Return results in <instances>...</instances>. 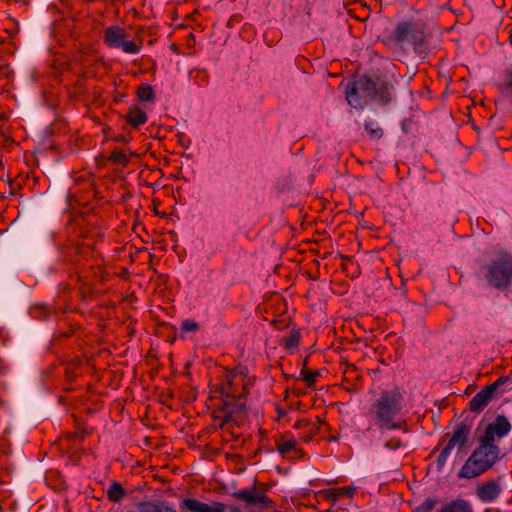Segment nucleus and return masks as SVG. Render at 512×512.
<instances>
[{
    "label": "nucleus",
    "mask_w": 512,
    "mask_h": 512,
    "mask_svg": "<svg viewBox=\"0 0 512 512\" xmlns=\"http://www.w3.org/2000/svg\"><path fill=\"white\" fill-rule=\"evenodd\" d=\"M509 381L508 377H500L495 382L490 385L485 386L481 389L471 400L469 403V409L471 412L479 413L483 411L490 400L494 392Z\"/></svg>",
    "instance_id": "9"
},
{
    "label": "nucleus",
    "mask_w": 512,
    "mask_h": 512,
    "mask_svg": "<svg viewBox=\"0 0 512 512\" xmlns=\"http://www.w3.org/2000/svg\"><path fill=\"white\" fill-rule=\"evenodd\" d=\"M364 128L369 134L371 139H380L383 137L384 132L383 129L379 126V124L372 119H368L364 123Z\"/></svg>",
    "instance_id": "20"
},
{
    "label": "nucleus",
    "mask_w": 512,
    "mask_h": 512,
    "mask_svg": "<svg viewBox=\"0 0 512 512\" xmlns=\"http://www.w3.org/2000/svg\"><path fill=\"white\" fill-rule=\"evenodd\" d=\"M404 446V443L402 442L401 439L399 438H396V437H392L390 438L386 443H385V447L389 450H397L401 447Z\"/></svg>",
    "instance_id": "31"
},
{
    "label": "nucleus",
    "mask_w": 512,
    "mask_h": 512,
    "mask_svg": "<svg viewBox=\"0 0 512 512\" xmlns=\"http://www.w3.org/2000/svg\"><path fill=\"white\" fill-rule=\"evenodd\" d=\"M125 495V489L117 481H113L107 490V498L110 502L113 503H119Z\"/></svg>",
    "instance_id": "19"
},
{
    "label": "nucleus",
    "mask_w": 512,
    "mask_h": 512,
    "mask_svg": "<svg viewBox=\"0 0 512 512\" xmlns=\"http://www.w3.org/2000/svg\"><path fill=\"white\" fill-rule=\"evenodd\" d=\"M500 89L505 94H512V68L504 71L503 80Z\"/></svg>",
    "instance_id": "25"
},
{
    "label": "nucleus",
    "mask_w": 512,
    "mask_h": 512,
    "mask_svg": "<svg viewBox=\"0 0 512 512\" xmlns=\"http://www.w3.org/2000/svg\"><path fill=\"white\" fill-rule=\"evenodd\" d=\"M485 512H500L498 509L488 508Z\"/></svg>",
    "instance_id": "37"
},
{
    "label": "nucleus",
    "mask_w": 512,
    "mask_h": 512,
    "mask_svg": "<svg viewBox=\"0 0 512 512\" xmlns=\"http://www.w3.org/2000/svg\"><path fill=\"white\" fill-rule=\"evenodd\" d=\"M3 404V400L0 398V406Z\"/></svg>",
    "instance_id": "39"
},
{
    "label": "nucleus",
    "mask_w": 512,
    "mask_h": 512,
    "mask_svg": "<svg viewBox=\"0 0 512 512\" xmlns=\"http://www.w3.org/2000/svg\"><path fill=\"white\" fill-rule=\"evenodd\" d=\"M480 271L488 286L497 290H506L512 283V253L499 250Z\"/></svg>",
    "instance_id": "5"
},
{
    "label": "nucleus",
    "mask_w": 512,
    "mask_h": 512,
    "mask_svg": "<svg viewBox=\"0 0 512 512\" xmlns=\"http://www.w3.org/2000/svg\"><path fill=\"white\" fill-rule=\"evenodd\" d=\"M393 92L394 87L389 81L361 76L346 88V99L355 108L362 107L366 103V98L386 105L392 100Z\"/></svg>",
    "instance_id": "2"
},
{
    "label": "nucleus",
    "mask_w": 512,
    "mask_h": 512,
    "mask_svg": "<svg viewBox=\"0 0 512 512\" xmlns=\"http://www.w3.org/2000/svg\"><path fill=\"white\" fill-rule=\"evenodd\" d=\"M437 504V500L426 498L420 505L412 510V512H431Z\"/></svg>",
    "instance_id": "27"
},
{
    "label": "nucleus",
    "mask_w": 512,
    "mask_h": 512,
    "mask_svg": "<svg viewBox=\"0 0 512 512\" xmlns=\"http://www.w3.org/2000/svg\"><path fill=\"white\" fill-rule=\"evenodd\" d=\"M30 312L35 318L47 319L52 314V308L44 303H37L31 307Z\"/></svg>",
    "instance_id": "21"
},
{
    "label": "nucleus",
    "mask_w": 512,
    "mask_h": 512,
    "mask_svg": "<svg viewBox=\"0 0 512 512\" xmlns=\"http://www.w3.org/2000/svg\"><path fill=\"white\" fill-rule=\"evenodd\" d=\"M301 334L298 330H293L289 336L284 338L283 343L286 349L296 348L300 344Z\"/></svg>",
    "instance_id": "24"
},
{
    "label": "nucleus",
    "mask_w": 512,
    "mask_h": 512,
    "mask_svg": "<svg viewBox=\"0 0 512 512\" xmlns=\"http://www.w3.org/2000/svg\"><path fill=\"white\" fill-rule=\"evenodd\" d=\"M301 376L302 380L306 383L307 387L312 388L316 380L320 377V372L303 369L301 371Z\"/></svg>",
    "instance_id": "26"
},
{
    "label": "nucleus",
    "mask_w": 512,
    "mask_h": 512,
    "mask_svg": "<svg viewBox=\"0 0 512 512\" xmlns=\"http://www.w3.org/2000/svg\"><path fill=\"white\" fill-rule=\"evenodd\" d=\"M512 429V425L508 418L504 415H498L495 420L486 426L484 434L479 439L495 444L496 439L507 436Z\"/></svg>",
    "instance_id": "10"
},
{
    "label": "nucleus",
    "mask_w": 512,
    "mask_h": 512,
    "mask_svg": "<svg viewBox=\"0 0 512 512\" xmlns=\"http://www.w3.org/2000/svg\"><path fill=\"white\" fill-rule=\"evenodd\" d=\"M296 440L294 438L285 439V436H283L282 440L277 442L276 450L277 452L284 456L288 452L294 451L298 454H302L303 451L296 447Z\"/></svg>",
    "instance_id": "18"
},
{
    "label": "nucleus",
    "mask_w": 512,
    "mask_h": 512,
    "mask_svg": "<svg viewBox=\"0 0 512 512\" xmlns=\"http://www.w3.org/2000/svg\"><path fill=\"white\" fill-rule=\"evenodd\" d=\"M181 329L183 332H196L199 330V324L194 320L187 319L182 322Z\"/></svg>",
    "instance_id": "28"
},
{
    "label": "nucleus",
    "mask_w": 512,
    "mask_h": 512,
    "mask_svg": "<svg viewBox=\"0 0 512 512\" xmlns=\"http://www.w3.org/2000/svg\"><path fill=\"white\" fill-rule=\"evenodd\" d=\"M315 424L311 423L308 419H299L295 422L294 428L301 430V429H309Z\"/></svg>",
    "instance_id": "32"
},
{
    "label": "nucleus",
    "mask_w": 512,
    "mask_h": 512,
    "mask_svg": "<svg viewBox=\"0 0 512 512\" xmlns=\"http://www.w3.org/2000/svg\"><path fill=\"white\" fill-rule=\"evenodd\" d=\"M126 36L124 28L117 25L108 26L103 32V40L108 47L120 48L128 54L139 53L140 46L133 41L126 40Z\"/></svg>",
    "instance_id": "8"
},
{
    "label": "nucleus",
    "mask_w": 512,
    "mask_h": 512,
    "mask_svg": "<svg viewBox=\"0 0 512 512\" xmlns=\"http://www.w3.org/2000/svg\"><path fill=\"white\" fill-rule=\"evenodd\" d=\"M89 434V431L85 428L78 429V431L75 433L76 437H79L80 439H83L85 436Z\"/></svg>",
    "instance_id": "34"
},
{
    "label": "nucleus",
    "mask_w": 512,
    "mask_h": 512,
    "mask_svg": "<svg viewBox=\"0 0 512 512\" xmlns=\"http://www.w3.org/2000/svg\"><path fill=\"white\" fill-rule=\"evenodd\" d=\"M141 512H177L175 507L167 501H147L139 505Z\"/></svg>",
    "instance_id": "15"
},
{
    "label": "nucleus",
    "mask_w": 512,
    "mask_h": 512,
    "mask_svg": "<svg viewBox=\"0 0 512 512\" xmlns=\"http://www.w3.org/2000/svg\"><path fill=\"white\" fill-rule=\"evenodd\" d=\"M108 160L116 165L126 166L130 161V157L121 149L115 148L110 153Z\"/></svg>",
    "instance_id": "22"
},
{
    "label": "nucleus",
    "mask_w": 512,
    "mask_h": 512,
    "mask_svg": "<svg viewBox=\"0 0 512 512\" xmlns=\"http://www.w3.org/2000/svg\"><path fill=\"white\" fill-rule=\"evenodd\" d=\"M393 36L395 43L400 46L410 44L415 53L420 55L427 52L429 35L425 24L421 21L409 19L398 22Z\"/></svg>",
    "instance_id": "6"
},
{
    "label": "nucleus",
    "mask_w": 512,
    "mask_h": 512,
    "mask_svg": "<svg viewBox=\"0 0 512 512\" xmlns=\"http://www.w3.org/2000/svg\"><path fill=\"white\" fill-rule=\"evenodd\" d=\"M137 97L140 101H153L155 92L151 85L141 84L137 89Z\"/></svg>",
    "instance_id": "23"
},
{
    "label": "nucleus",
    "mask_w": 512,
    "mask_h": 512,
    "mask_svg": "<svg viewBox=\"0 0 512 512\" xmlns=\"http://www.w3.org/2000/svg\"><path fill=\"white\" fill-rule=\"evenodd\" d=\"M85 250L87 249L79 243L68 242L59 247L58 260L64 264L77 263Z\"/></svg>",
    "instance_id": "13"
},
{
    "label": "nucleus",
    "mask_w": 512,
    "mask_h": 512,
    "mask_svg": "<svg viewBox=\"0 0 512 512\" xmlns=\"http://www.w3.org/2000/svg\"><path fill=\"white\" fill-rule=\"evenodd\" d=\"M438 512H473L470 503L465 499H455L445 504Z\"/></svg>",
    "instance_id": "16"
},
{
    "label": "nucleus",
    "mask_w": 512,
    "mask_h": 512,
    "mask_svg": "<svg viewBox=\"0 0 512 512\" xmlns=\"http://www.w3.org/2000/svg\"><path fill=\"white\" fill-rule=\"evenodd\" d=\"M323 494L325 495V498L331 501L332 503H335L340 499L336 491V488L330 490H323Z\"/></svg>",
    "instance_id": "33"
},
{
    "label": "nucleus",
    "mask_w": 512,
    "mask_h": 512,
    "mask_svg": "<svg viewBox=\"0 0 512 512\" xmlns=\"http://www.w3.org/2000/svg\"><path fill=\"white\" fill-rule=\"evenodd\" d=\"M0 340L2 341V343L5 342V334H4V331L2 329H0Z\"/></svg>",
    "instance_id": "36"
},
{
    "label": "nucleus",
    "mask_w": 512,
    "mask_h": 512,
    "mask_svg": "<svg viewBox=\"0 0 512 512\" xmlns=\"http://www.w3.org/2000/svg\"><path fill=\"white\" fill-rule=\"evenodd\" d=\"M471 433V426L464 422H460L455 426V429L444 448L441 450L437 458V471H441L446 464V461L452 451L457 446L460 450L463 449L469 439Z\"/></svg>",
    "instance_id": "7"
},
{
    "label": "nucleus",
    "mask_w": 512,
    "mask_h": 512,
    "mask_svg": "<svg viewBox=\"0 0 512 512\" xmlns=\"http://www.w3.org/2000/svg\"><path fill=\"white\" fill-rule=\"evenodd\" d=\"M402 409L403 394L398 388L383 391L371 407L376 425L381 431L400 429L408 432L406 420H394L401 413Z\"/></svg>",
    "instance_id": "3"
},
{
    "label": "nucleus",
    "mask_w": 512,
    "mask_h": 512,
    "mask_svg": "<svg viewBox=\"0 0 512 512\" xmlns=\"http://www.w3.org/2000/svg\"><path fill=\"white\" fill-rule=\"evenodd\" d=\"M339 498L352 497L356 491L354 486H343L336 488Z\"/></svg>",
    "instance_id": "30"
},
{
    "label": "nucleus",
    "mask_w": 512,
    "mask_h": 512,
    "mask_svg": "<svg viewBox=\"0 0 512 512\" xmlns=\"http://www.w3.org/2000/svg\"><path fill=\"white\" fill-rule=\"evenodd\" d=\"M147 121V114L145 111L138 107L130 108L127 114V122L137 128L140 125H143Z\"/></svg>",
    "instance_id": "17"
},
{
    "label": "nucleus",
    "mask_w": 512,
    "mask_h": 512,
    "mask_svg": "<svg viewBox=\"0 0 512 512\" xmlns=\"http://www.w3.org/2000/svg\"><path fill=\"white\" fill-rule=\"evenodd\" d=\"M500 458V448L478 439V447L458 471L460 479H473L489 471Z\"/></svg>",
    "instance_id": "4"
},
{
    "label": "nucleus",
    "mask_w": 512,
    "mask_h": 512,
    "mask_svg": "<svg viewBox=\"0 0 512 512\" xmlns=\"http://www.w3.org/2000/svg\"><path fill=\"white\" fill-rule=\"evenodd\" d=\"M213 392L219 394L221 402L212 412V417L219 421V429L229 432L237 440L239 435H235L232 428L234 425L241 426L247 414L249 383L242 375L229 371L222 382L215 386Z\"/></svg>",
    "instance_id": "1"
},
{
    "label": "nucleus",
    "mask_w": 512,
    "mask_h": 512,
    "mask_svg": "<svg viewBox=\"0 0 512 512\" xmlns=\"http://www.w3.org/2000/svg\"><path fill=\"white\" fill-rule=\"evenodd\" d=\"M226 510L228 512H242L241 509L238 506H235V505L226 506Z\"/></svg>",
    "instance_id": "35"
},
{
    "label": "nucleus",
    "mask_w": 512,
    "mask_h": 512,
    "mask_svg": "<svg viewBox=\"0 0 512 512\" xmlns=\"http://www.w3.org/2000/svg\"><path fill=\"white\" fill-rule=\"evenodd\" d=\"M511 44H512V35H511Z\"/></svg>",
    "instance_id": "40"
},
{
    "label": "nucleus",
    "mask_w": 512,
    "mask_h": 512,
    "mask_svg": "<svg viewBox=\"0 0 512 512\" xmlns=\"http://www.w3.org/2000/svg\"><path fill=\"white\" fill-rule=\"evenodd\" d=\"M67 198H68V199L72 198V194L68 193V194H67Z\"/></svg>",
    "instance_id": "38"
},
{
    "label": "nucleus",
    "mask_w": 512,
    "mask_h": 512,
    "mask_svg": "<svg viewBox=\"0 0 512 512\" xmlns=\"http://www.w3.org/2000/svg\"><path fill=\"white\" fill-rule=\"evenodd\" d=\"M181 509H187L190 512H225L226 505L221 502H213L211 505L203 503L197 499L184 498L180 502Z\"/></svg>",
    "instance_id": "12"
},
{
    "label": "nucleus",
    "mask_w": 512,
    "mask_h": 512,
    "mask_svg": "<svg viewBox=\"0 0 512 512\" xmlns=\"http://www.w3.org/2000/svg\"><path fill=\"white\" fill-rule=\"evenodd\" d=\"M232 497L243 501L248 506H260L262 508H272L273 501L264 493L256 491L254 488H245L234 491Z\"/></svg>",
    "instance_id": "11"
},
{
    "label": "nucleus",
    "mask_w": 512,
    "mask_h": 512,
    "mask_svg": "<svg viewBox=\"0 0 512 512\" xmlns=\"http://www.w3.org/2000/svg\"><path fill=\"white\" fill-rule=\"evenodd\" d=\"M318 427H316L315 425L312 426L311 428L309 429H306L307 431L302 433V434H299V438L303 441V442H310L313 437L317 434L318 432Z\"/></svg>",
    "instance_id": "29"
},
{
    "label": "nucleus",
    "mask_w": 512,
    "mask_h": 512,
    "mask_svg": "<svg viewBox=\"0 0 512 512\" xmlns=\"http://www.w3.org/2000/svg\"><path fill=\"white\" fill-rule=\"evenodd\" d=\"M501 491V485L497 480H489L477 486L476 495L482 502L489 503L494 501Z\"/></svg>",
    "instance_id": "14"
}]
</instances>
